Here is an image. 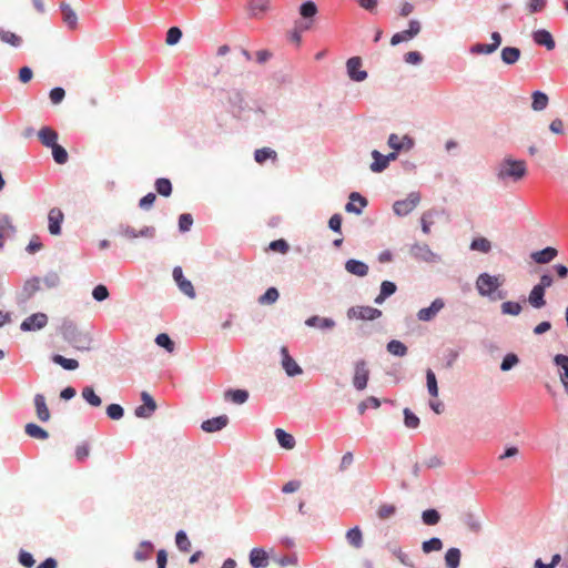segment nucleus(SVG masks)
<instances>
[{"mask_svg":"<svg viewBox=\"0 0 568 568\" xmlns=\"http://www.w3.org/2000/svg\"><path fill=\"white\" fill-rule=\"evenodd\" d=\"M62 338L79 351H89L91 337L89 334L81 332L75 322L69 317H64L59 327Z\"/></svg>","mask_w":568,"mask_h":568,"instance_id":"f257e3e1","label":"nucleus"},{"mask_svg":"<svg viewBox=\"0 0 568 568\" xmlns=\"http://www.w3.org/2000/svg\"><path fill=\"white\" fill-rule=\"evenodd\" d=\"M527 175V164L524 160L505 158L496 168V178L499 182H519Z\"/></svg>","mask_w":568,"mask_h":568,"instance_id":"f03ea898","label":"nucleus"},{"mask_svg":"<svg viewBox=\"0 0 568 568\" xmlns=\"http://www.w3.org/2000/svg\"><path fill=\"white\" fill-rule=\"evenodd\" d=\"M498 275L480 273L476 280V290L480 296L493 297L494 293L501 286Z\"/></svg>","mask_w":568,"mask_h":568,"instance_id":"7ed1b4c3","label":"nucleus"},{"mask_svg":"<svg viewBox=\"0 0 568 568\" xmlns=\"http://www.w3.org/2000/svg\"><path fill=\"white\" fill-rule=\"evenodd\" d=\"M410 256L418 262L438 263L442 261L440 255L433 252L428 244L414 243L409 247Z\"/></svg>","mask_w":568,"mask_h":568,"instance_id":"20e7f679","label":"nucleus"},{"mask_svg":"<svg viewBox=\"0 0 568 568\" xmlns=\"http://www.w3.org/2000/svg\"><path fill=\"white\" fill-rule=\"evenodd\" d=\"M369 381L367 362L363 358L354 363L353 386L356 390H364Z\"/></svg>","mask_w":568,"mask_h":568,"instance_id":"39448f33","label":"nucleus"},{"mask_svg":"<svg viewBox=\"0 0 568 568\" xmlns=\"http://www.w3.org/2000/svg\"><path fill=\"white\" fill-rule=\"evenodd\" d=\"M382 311L372 306H352L347 310V317L349 320L375 321L382 316Z\"/></svg>","mask_w":568,"mask_h":568,"instance_id":"423d86ee","label":"nucleus"},{"mask_svg":"<svg viewBox=\"0 0 568 568\" xmlns=\"http://www.w3.org/2000/svg\"><path fill=\"white\" fill-rule=\"evenodd\" d=\"M420 202L418 192H410L404 200H397L393 204V211L398 216L408 215Z\"/></svg>","mask_w":568,"mask_h":568,"instance_id":"0eeeda50","label":"nucleus"},{"mask_svg":"<svg viewBox=\"0 0 568 568\" xmlns=\"http://www.w3.org/2000/svg\"><path fill=\"white\" fill-rule=\"evenodd\" d=\"M420 30H422V24L418 20H416V19L409 20L408 28L406 30L396 32L392 36L390 45L395 47L403 42H407V41L414 39L415 37H417V34L420 32Z\"/></svg>","mask_w":568,"mask_h":568,"instance_id":"6e6552de","label":"nucleus"},{"mask_svg":"<svg viewBox=\"0 0 568 568\" xmlns=\"http://www.w3.org/2000/svg\"><path fill=\"white\" fill-rule=\"evenodd\" d=\"M363 59L358 55L351 57L346 61V73L353 82H363L367 79L368 73L362 69Z\"/></svg>","mask_w":568,"mask_h":568,"instance_id":"1a4fd4ad","label":"nucleus"},{"mask_svg":"<svg viewBox=\"0 0 568 568\" xmlns=\"http://www.w3.org/2000/svg\"><path fill=\"white\" fill-rule=\"evenodd\" d=\"M49 317L43 312H37L26 317L21 324L20 329L22 332H37L47 326Z\"/></svg>","mask_w":568,"mask_h":568,"instance_id":"9d476101","label":"nucleus"},{"mask_svg":"<svg viewBox=\"0 0 568 568\" xmlns=\"http://www.w3.org/2000/svg\"><path fill=\"white\" fill-rule=\"evenodd\" d=\"M226 99L230 104L232 115L236 119H241L246 110V102L242 91L232 89L227 91Z\"/></svg>","mask_w":568,"mask_h":568,"instance_id":"9b49d317","label":"nucleus"},{"mask_svg":"<svg viewBox=\"0 0 568 568\" xmlns=\"http://www.w3.org/2000/svg\"><path fill=\"white\" fill-rule=\"evenodd\" d=\"M172 276L174 282L176 283L179 290L185 294L190 298H195L196 293L194 286L190 280H187L182 271L181 266H175L172 272Z\"/></svg>","mask_w":568,"mask_h":568,"instance_id":"f8f14e48","label":"nucleus"},{"mask_svg":"<svg viewBox=\"0 0 568 568\" xmlns=\"http://www.w3.org/2000/svg\"><path fill=\"white\" fill-rule=\"evenodd\" d=\"M142 405L135 407L134 415L139 418H149L156 410V402L154 398L145 390L141 393Z\"/></svg>","mask_w":568,"mask_h":568,"instance_id":"ddd939ff","label":"nucleus"},{"mask_svg":"<svg viewBox=\"0 0 568 568\" xmlns=\"http://www.w3.org/2000/svg\"><path fill=\"white\" fill-rule=\"evenodd\" d=\"M41 290V278L39 276H31L28 278L23 286L21 292L18 295V302L19 303H26L30 298L34 296L37 292Z\"/></svg>","mask_w":568,"mask_h":568,"instance_id":"4468645a","label":"nucleus"},{"mask_svg":"<svg viewBox=\"0 0 568 568\" xmlns=\"http://www.w3.org/2000/svg\"><path fill=\"white\" fill-rule=\"evenodd\" d=\"M445 302L443 298H435L429 306L423 307L417 312V318L422 322L433 321L437 314L444 308Z\"/></svg>","mask_w":568,"mask_h":568,"instance_id":"2eb2a0df","label":"nucleus"},{"mask_svg":"<svg viewBox=\"0 0 568 568\" xmlns=\"http://www.w3.org/2000/svg\"><path fill=\"white\" fill-rule=\"evenodd\" d=\"M349 201L345 204V211L361 215L363 210L368 205V200L359 192H351L348 196Z\"/></svg>","mask_w":568,"mask_h":568,"instance_id":"dca6fc26","label":"nucleus"},{"mask_svg":"<svg viewBox=\"0 0 568 568\" xmlns=\"http://www.w3.org/2000/svg\"><path fill=\"white\" fill-rule=\"evenodd\" d=\"M282 367L288 377H295L303 373L302 367L290 355L287 347H281Z\"/></svg>","mask_w":568,"mask_h":568,"instance_id":"f3484780","label":"nucleus"},{"mask_svg":"<svg viewBox=\"0 0 568 568\" xmlns=\"http://www.w3.org/2000/svg\"><path fill=\"white\" fill-rule=\"evenodd\" d=\"M387 144L392 150L397 152L409 151L415 146V140L408 134L399 139L396 133H390L387 139Z\"/></svg>","mask_w":568,"mask_h":568,"instance_id":"a211bd4d","label":"nucleus"},{"mask_svg":"<svg viewBox=\"0 0 568 568\" xmlns=\"http://www.w3.org/2000/svg\"><path fill=\"white\" fill-rule=\"evenodd\" d=\"M271 8V0H248L246 10L252 19H262Z\"/></svg>","mask_w":568,"mask_h":568,"instance_id":"6ab92c4d","label":"nucleus"},{"mask_svg":"<svg viewBox=\"0 0 568 568\" xmlns=\"http://www.w3.org/2000/svg\"><path fill=\"white\" fill-rule=\"evenodd\" d=\"M532 41L539 47L546 48L551 51L556 48V41L552 34L546 29H538L531 33Z\"/></svg>","mask_w":568,"mask_h":568,"instance_id":"aec40b11","label":"nucleus"},{"mask_svg":"<svg viewBox=\"0 0 568 568\" xmlns=\"http://www.w3.org/2000/svg\"><path fill=\"white\" fill-rule=\"evenodd\" d=\"M552 363L558 368L560 382L566 394H568V355L556 354L552 358Z\"/></svg>","mask_w":568,"mask_h":568,"instance_id":"412c9836","label":"nucleus"},{"mask_svg":"<svg viewBox=\"0 0 568 568\" xmlns=\"http://www.w3.org/2000/svg\"><path fill=\"white\" fill-rule=\"evenodd\" d=\"M63 213L60 209L53 207L48 214V230L51 235H60L62 232Z\"/></svg>","mask_w":568,"mask_h":568,"instance_id":"4be33fe9","label":"nucleus"},{"mask_svg":"<svg viewBox=\"0 0 568 568\" xmlns=\"http://www.w3.org/2000/svg\"><path fill=\"white\" fill-rule=\"evenodd\" d=\"M248 562L252 568H266L270 564V556L264 548L255 547L250 551Z\"/></svg>","mask_w":568,"mask_h":568,"instance_id":"5701e85b","label":"nucleus"},{"mask_svg":"<svg viewBox=\"0 0 568 568\" xmlns=\"http://www.w3.org/2000/svg\"><path fill=\"white\" fill-rule=\"evenodd\" d=\"M229 422L230 419L227 415H220L203 420L201 424V429L205 433H216L225 428L229 425Z\"/></svg>","mask_w":568,"mask_h":568,"instance_id":"b1692460","label":"nucleus"},{"mask_svg":"<svg viewBox=\"0 0 568 568\" xmlns=\"http://www.w3.org/2000/svg\"><path fill=\"white\" fill-rule=\"evenodd\" d=\"M305 325L322 331H329L335 327L336 323L331 317H321L320 315H312L308 318H306Z\"/></svg>","mask_w":568,"mask_h":568,"instance_id":"393cba45","label":"nucleus"},{"mask_svg":"<svg viewBox=\"0 0 568 568\" xmlns=\"http://www.w3.org/2000/svg\"><path fill=\"white\" fill-rule=\"evenodd\" d=\"M557 248L547 246L542 250L532 252L530 257L537 264H548L557 256Z\"/></svg>","mask_w":568,"mask_h":568,"instance_id":"a878e982","label":"nucleus"},{"mask_svg":"<svg viewBox=\"0 0 568 568\" xmlns=\"http://www.w3.org/2000/svg\"><path fill=\"white\" fill-rule=\"evenodd\" d=\"M33 403L38 419L42 423L48 422L50 419V410L47 406L44 395L40 393L36 394Z\"/></svg>","mask_w":568,"mask_h":568,"instance_id":"bb28decb","label":"nucleus"},{"mask_svg":"<svg viewBox=\"0 0 568 568\" xmlns=\"http://www.w3.org/2000/svg\"><path fill=\"white\" fill-rule=\"evenodd\" d=\"M397 291V285L393 281H383L381 283L379 293L375 297L374 303L382 305L388 297L394 295Z\"/></svg>","mask_w":568,"mask_h":568,"instance_id":"cd10ccee","label":"nucleus"},{"mask_svg":"<svg viewBox=\"0 0 568 568\" xmlns=\"http://www.w3.org/2000/svg\"><path fill=\"white\" fill-rule=\"evenodd\" d=\"M345 270L353 275L364 277L368 274V265L359 260L349 258L345 262Z\"/></svg>","mask_w":568,"mask_h":568,"instance_id":"c85d7f7f","label":"nucleus"},{"mask_svg":"<svg viewBox=\"0 0 568 568\" xmlns=\"http://www.w3.org/2000/svg\"><path fill=\"white\" fill-rule=\"evenodd\" d=\"M248 397V392L243 388H229L224 393L225 400L236 405H243L244 403L247 402Z\"/></svg>","mask_w":568,"mask_h":568,"instance_id":"c756f323","label":"nucleus"},{"mask_svg":"<svg viewBox=\"0 0 568 568\" xmlns=\"http://www.w3.org/2000/svg\"><path fill=\"white\" fill-rule=\"evenodd\" d=\"M60 11L62 13V20L70 30H74L78 27V16L69 3L62 2L60 4Z\"/></svg>","mask_w":568,"mask_h":568,"instance_id":"7c9ffc66","label":"nucleus"},{"mask_svg":"<svg viewBox=\"0 0 568 568\" xmlns=\"http://www.w3.org/2000/svg\"><path fill=\"white\" fill-rule=\"evenodd\" d=\"M545 295L546 292L544 290H540L539 287L534 285L529 292L527 301L531 307L540 310L546 305Z\"/></svg>","mask_w":568,"mask_h":568,"instance_id":"2f4dec72","label":"nucleus"},{"mask_svg":"<svg viewBox=\"0 0 568 568\" xmlns=\"http://www.w3.org/2000/svg\"><path fill=\"white\" fill-rule=\"evenodd\" d=\"M521 51L517 47H504L500 52L501 61L507 65H513L520 59Z\"/></svg>","mask_w":568,"mask_h":568,"instance_id":"473e14b6","label":"nucleus"},{"mask_svg":"<svg viewBox=\"0 0 568 568\" xmlns=\"http://www.w3.org/2000/svg\"><path fill=\"white\" fill-rule=\"evenodd\" d=\"M39 140L41 143L51 148L54 146L55 143H58V133L50 126H43L38 132Z\"/></svg>","mask_w":568,"mask_h":568,"instance_id":"72a5a7b5","label":"nucleus"},{"mask_svg":"<svg viewBox=\"0 0 568 568\" xmlns=\"http://www.w3.org/2000/svg\"><path fill=\"white\" fill-rule=\"evenodd\" d=\"M298 13L303 20H314L318 13L317 4L313 0L303 1L298 7Z\"/></svg>","mask_w":568,"mask_h":568,"instance_id":"f704fd0d","label":"nucleus"},{"mask_svg":"<svg viewBox=\"0 0 568 568\" xmlns=\"http://www.w3.org/2000/svg\"><path fill=\"white\" fill-rule=\"evenodd\" d=\"M346 541L355 549H361L364 545L363 532L358 526H355L346 531Z\"/></svg>","mask_w":568,"mask_h":568,"instance_id":"c9c22d12","label":"nucleus"},{"mask_svg":"<svg viewBox=\"0 0 568 568\" xmlns=\"http://www.w3.org/2000/svg\"><path fill=\"white\" fill-rule=\"evenodd\" d=\"M371 155L373 159V162L369 165L372 172L382 173L388 168L385 154L381 153L377 150H373Z\"/></svg>","mask_w":568,"mask_h":568,"instance_id":"e433bc0d","label":"nucleus"},{"mask_svg":"<svg viewBox=\"0 0 568 568\" xmlns=\"http://www.w3.org/2000/svg\"><path fill=\"white\" fill-rule=\"evenodd\" d=\"M154 550V545L150 540H142L139 544V548L134 551L133 558L136 561H145L151 557V552Z\"/></svg>","mask_w":568,"mask_h":568,"instance_id":"4c0bfd02","label":"nucleus"},{"mask_svg":"<svg viewBox=\"0 0 568 568\" xmlns=\"http://www.w3.org/2000/svg\"><path fill=\"white\" fill-rule=\"evenodd\" d=\"M275 437L278 443V445L284 449H292L295 446V438L292 434L287 433L286 430L282 428H276Z\"/></svg>","mask_w":568,"mask_h":568,"instance_id":"58836bf2","label":"nucleus"},{"mask_svg":"<svg viewBox=\"0 0 568 568\" xmlns=\"http://www.w3.org/2000/svg\"><path fill=\"white\" fill-rule=\"evenodd\" d=\"M462 551L457 547H450L445 552V565L447 568H458L460 565Z\"/></svg>","mask_w":568,"mask_h":568,"instance_id":"ea45409f","label":"nucleus"},{"mask_svg":"<svg viewBox=\"0 0 568 568\" xmlns=\"http://www.w3.org/2000/svg\"><path fill=\"white\" fill-rule=\"evenodd\" d=\"M386 548L393 556H395L399 560L402 565L408 568H416L409 556L406 552H404L400 547L388 544Z\"/></svg>","mask_w":568,"mask_h":568,"instance_id":"a19ab883","label":"nucleus"},{"mask_svg":"<svg viewBox=\"0 0 568 568\" xmlns=\"http://www.w3.org/2000/svg\"><path fill=\"white\" fill-rule=\"evenodd\" d=\"M83 400L92 407H100L102 404L101 397L95 393L93 386H85L81 390Z\"/></svg>","mask_w":568,"mask_h":568,"instance_id":"79ce46f5","label":"nucleus"},{"mask_svg":"<svg viewBox=\"0 0 568 568\" xmlns=\"http://www.w3.org/2000/svg\"><path fill=\"white\" fill-rule=\"evenodd\" d=\"M531 109L534 111H542L547 108L548 105V102H549V98L548 95L540 91V90H536L532 92L531 94Z\"/></svg>","mask_w":568,"mask_h":568,"instance_id":"37998d69","label":"nucleus"},{"mask_svg":"<svg viewBox=\"0 0 568 568\" xmlns=\"http://www.w3.org/2000/svg\"><path fill=\"white\" fill-rule=\"evenodd\" d=\"M24 432L29 437L37 438V439H48L49 433L41 426H39L36 423H28L24 426Z\"/></svg>","mask_w":568,"mask_h":568,"instance_id":"c03bdc74","label":"nucleus"},{"mask_svg":"<svg viewBox=\"0 0 568 568\" xmlns=\"http://www.w3.org/2000/svg\"><path fill=\"white\" fill-rule=\"evenodd\" d=\"M51 361L65 371H75L79 367V362L77 359L67 358L60 354H52Z\"/></svg>","mask_w":568,"mask_h":568,"instance_id":"a18cd8bd","label":"nucleus"},{"mask_svg":"<svg viewBox=\"0 0 568 568\" xmlns=\"http://www.w3.org/2000/svg\"><path fill=\"white\" fill-rule=\"evenodd\" d=\"M0 231L7 235V239L16 236L17 227L13 225L9 214H0Z\"/></svg>","mask_w":568,"mask_h":568,"instance_id":"49530a36","label":"nucleus"},{"mask_svg":"<svg viewBox=\"0 0 568 568\" xmlns=\"http://www.w3.org/2000/svg\"><path fill=\"white\" fill-rule=\"evenodd\" d=\"M155 191L164 197H168L172 194L173 186L172 182L168 178H159L154 183Z\"/></svg>","mask_w":568,"mask_h":568,"instance_id":"de8ad7c7","label":"nucleus"},{"mask_svg":"<svg viewBox=\"0 0 568 568\" xmlns=\"http://www.w3.org/2000/svg\"><path fill=\"white\" fill-rule=\"evenodd\" d=\"M469 248L487 254L491 250V243L488 239L478 236L471 240Z\"/></svg>","mask_w":568,"mask_h":568,"instance_id":"09e8293b","label":"nucleus"},{"mask_svg":"<svg viewBox=\"0 0 568 568\" xmlns=\"http://www.w3.org/2000/svg\"><path fill=\"white\" fill-rule=\"evenodd\" d=\"M386 349L392 355L399 357L405 356L408 351L407 346L398 339H390L386 345Z\"/></svg>","mask_w":568,"mask_h":568,"instance_id":"8fccbe9b","label":"nucleus"},{"mask_svg":"<svg viewBox=\"0 0 568 568\" xmlns=\"http://www.w3.org/2000/svg\"><path fill=\"white\" fill-rule=\"evenodd\" d=\"M440 518V513L436 508H428L422 513V521L426 526L437 525Z\"/></svg>","mask_w":568,"mask_h":568,"instance_id":"3c124183","label":"nucleus"},{"mask_svg":"<svg viewBox=\"0 0 568 568\" xmlns=\"http://www.w3.org/2000/svg\"><path fill=\"white\" fill-rule=\"evenodd\" d=\"M276 156H277L276 151H274L273 149L267 148V146L257 149L254 152V160L258 164H263L268 159L275 160Z\"/></svg>","mask_w":568,"mask_h":568,"instance_id":"603ef678","label":"nucleus"},{"mask_svg":"<svg viewBox=\"0 0 568 568\" xmlns=\"http://www.w3.org/2000/svg\"><path fill=\"white\" fill-rule=\"evenodd\" d=\"M280 297L278 290L274 286L268 287L260 297L258 303L262 305L274 304Z\"/></svg>","mask_w":568,"mask_h":568,"instance_id":"864d4df0","label":"nucleus"},{"mask_svg":"<svg viewBox=\"0 0 568 568\" xmlns=\"http://www.w3.org/2000/svg\"><path fill=\"white\" fill-rule=\"evenodd\" d=\"M426 386H427L428 394L432 397L438 396V383H437L436 375L432 368L426 369Z\"/></svg>","mask_w":568,"mask_h":568,"instance_id":"5fc2aeb1","label":"nucleus"},{"mask_svg":"<svg viewBox=\"0 0 568 568\" xmlns=\"http://www.w3.org/2000/svg\"><path fill=\"white\" fill-rule=\"evenodd\" d=\"M501 313L505 315L518 316L521 311V304L515 301H506L500 305Z\"/></svg>","mask_w":568,"mask_h":568,"instance_id":"6e6d98bb","label":"nucleus"},{"mask_svg":"<svg viewBox=\"0 0 568 568\" xmlns=\"http://www.w3.org/2000/svg\"><path fill=\"white\" fill-rule=\"evenodd\" d=\"M403 415H404V425L407 428L416 429L419 426L420 419L410 408H408V407L404 408Z\"/></svg>","mask_w":568,"mask_h":568,"instance_id":"4d7b16f0","label":"nucleus"},{"mask_svg":"<svg viewBox=\"0 0 568 568\" xmlns=\"http://www.w3.org/2000/svg\"><path fill=\"white\" fill-rule=\"evenodd\" d=\"M0 40L14 48H19L22 44V39L18 34L0 29Z\"/></svg>","mask_w":568,"mask_h":568,"instance_id":"13d9d810","label":"nucleus"},{"mask_svg":"<svg viewBox=\"0 0 568 568\" xmlns=\"http://www.w3.org/2000/svg\"><path fill=\"white\" fill-rule=\"evenodd\" d=\"M382 405V400L375 396H368L357 405V412L363 415L367 408H378Z\"/></svg>","mask_w":568,"mask_h":568,"instance_id":"bf43d9fd","label":"nucleus"},{"mask_svg":"<svg viewBox=\"0 0 568 568\" xmlns=\"http://www.w3.org/2000/svg\"><path fill=\"white\" fill-rule=\"evenodd\" d=\"M443 548V541L438 537H432L422 542V550L425 554H430L433 551H439Z\"/></svg>","mask_w":568,"mask_h":568,"instance_id":"052dcab7","label":"nucleus"},{"mask_svg":"<svg viewBox=\"0 0 568 568\" xmlns=\"http://www.w3.org/2000/svg\"><path fill=\"white\" fill-rule=\"evenodd\" d=\"M519 364V357L515 353H507L500 363V371L509 372Z\"/></svg>","mask_w":568,"mask_h":568,"instance_id":"680f3d73","label":"nucleus"},{"mask_svg":"<svg viewBox=\"0 0 568 568\" xmlns=\"http://www.w3.org/2000/svg\"><path fill=\"white\" fill-rule=\"evenodd\" d=\"M50 149L52 150V158L55 163L64 164L68 162L69 154L62 145L55 143L54 146H51Z\"/></svg>","mask_w":568,"mask_h":568,"instance_id":"e2e57ef3","label":"nucleus"},{"mask_svg":"<svg viewBox=\"0 0 568 568\" xmlns=\"http://www.w3.org/2000/svg\"><path fill=\"white\" fill-rule=\"evenodd\" d=\"M175 544L179 550L183 552H189L191 549V541L187 534L182 529L175 534Z\"/></svg>","mask_w":568,"mask_h":568,"instance_id":"0e129e2a","label":"nucleus"},{"mask_svg":"<svg viewBox=\"0 0 568 568\" xmlns=\"http://www.w3.org/2000/svg\"><path fill=\"white\" fill-rule=\"evenodd\" d=\"M495 51L496 50L491 45V43L477 42V43L470 45V48H469V53H471V54H491Z\"/></svg>","mask_w":568,"mask_h":568,"instance_id":"69168bd1","label":"nucleus"},{"mask_svg":"<svg viewBox=\"0 0 568 568\" xmlns=\"http://www.w3.org/2000/svg\"><path fill=\"white\" fill-rule=\"evenodd\" d=\"M106 416L112 420H120L124 416V408L120 404H110L105 409Z\"/></svg>","mask_w":568,"mask_h":568,"instance_id":"338daca9","label":"nucleus"},{"mask_svg":"<svg viewBox=\"0 0 568 568\" xmlns=\"http://www.w3.org/2000/svg\"><path fill=\"white\" fill-rule=\"evenodd\" d=\"M193 222H194V220H193L192 214H190V213L180 214L179 222H178L179 231L181 233L189 232L193 225Z\"/></svg>","mask_w":568,"mask_h":568,"instance_id":"774afa93","label":"nucleus"}]
</instances>
